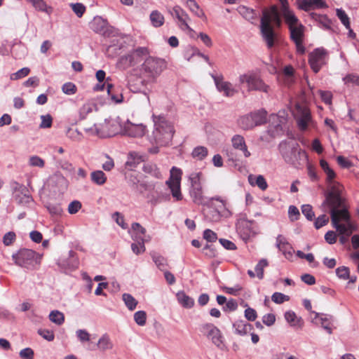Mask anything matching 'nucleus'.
Instances as JSON below:
<instances>
[{
	"label": "nucleus",
	"instance_id": "1",
	"mask_svg": "<svg viewBox=\"0 0 359 359\" xmlns=\"http://www.w3.org/2000/svg\"><path fill=\"white\" fill-rule=\"evenodd\" d=\"M282 18L288 28L300 22L289 6H284L280 10L277 6H273L269 9L263 11L260 22V33L268 48L273 47L277 39V34L271 23H273L276 27H280L282 25Z\"/></svg>",
	"mask_w": 359,
	"mask_h": 359
},
{
	"label": "nucleus",
	"instance_id": "2",
	"mask_svg": "<svg viewBox=\"0 0 359 359\" xmlns=\"http://www.w3.org/2000/svg\"><path fill=\"white\" fill-rule=\"evenodd\" d=\"M328 191L325 195V199L322 205H327L330 208V218L332 226L339 230L341 233H344L347 230L344 225H341L339 222L343 220L346 222V226L350 231L354 230V224L351 223L350 212L348 208L344 205V199L341 197L342 187L336 181L327 182Z\"/></svg>",
	"mask_w": 359,
	"mask_h": 359
},
{
	"label": "nucleus",
	"instance_id": "3",
	"mask_svg": "<svg viewBox=\"0 0 359 359\" xmlns=\"http://www.w3.org/2000/svg\"><path fill=\"white\" fill-rule=\"evenodd\" d=\"M154 130L149 140L159 146H167L171 141L174 130L172 125L164 116H154Z\"/></svg>",
	"mask_w": 359,
	"mask_h": 359
},
{
	"label": "nucleus",
	"instance_id": "4",
	"mask_svg": "<svg viewBox=\"0 0 359 359\" xmlns=\"http://www.w3.org/2000/svg\"><path fill=\"white\" fill-rule=\"evenodd\" d=\"M167 67V62L164 59L149 56L141 65L140 72L149 79L158 77Z\"/></svg>",
	"mask_w": 359,
	"mask_h": 359
},
{
	"label": "nucleus",
	"instance_id": "5",
	"mask_svg": "<svg viewBox=\"0 0 359 359\" xmlns=\"http://www.w3.org/2000/svg\"><path fill=\"white\" fill-rule=\"evenodd\" d=\"M12 258L16 265L33 270L40 262V257L35 251L29 249H21L12 255Z\"/></svg>",
	"mask_w": 359,
	"mask_h": 359
},
{
	"label": "nucleus",
	"instance_id": "6",
	"mask_svg": "<svg viewBox=\"0 0 359 359\" xmlns=\"http://www.w3.org/2000/svg\"><path fill=\"white\" fill-rule=\"evenodd\" d=\"M280 147L282 156L287 163L295 165L299 159L302 158L306 161V154L299 148L297 143L292 144L281 143Z\"/></svg>",
	"mask_w": 359,
	"mask_h": 359
},
{
	"label": "nucleus",
	"instance_id": "7",
	"mask_svg": "<svg viewBox=\"0 0 359 359\" xmlns=\"http://www.w3.org/2000/svg\"><path fill=\"white\" fill-rule=\"evenodd\" d=\"M239 82L241 84L245 83L249 91L257 90L268 93L269 90V86L259 76L252 73L241 75L239 76Z\"/></svg>",
	"mask_w": 359,
	"mask_h": 359
},
{
	"label": "nucleus",
	"instance_id": "8",
	"mask_svg": "<svg viewBox=\"0 0 359 359\" xmlns=\"http://www.w3.org/2000/svg\"><path fill=\"white\" fill-rule=\"evenodd\" d=\"M201 332L211 340L218 348L224 350V338L221 331L212 323H205L200 327Z\"/></svg>",
	"mask_w": 359,
	"mask_h": 359
},
{
	"label": "nucleus",
	"instance_id": "9",
	"mask_svg": "<svg viewBox=\"0 0 359 359\" xmlns=\"http://www.w3.org/2000/svg\"><path fill=\"white\" fill-rule=\"evenodd\" d=\"M293 114L301 130H306L313 123L311 112L304 105L296 104Z\"/></svg>",
	"mask_w": 359,
	"mask_h": 359
},
{
	"label": "nucleus",
	"instance_id": "10",
	"mask_svg": "<svg viewBox=\"0 0 359 359\" xmlns=\"http://www.w3.org/2000/svg\"><path fill=\"white\" fill-rule=\"evenodd\" d=\"M182 170L176 167H172L170 170V178L166 182L170 189L172 196L176 201L182 199V194L180 189Z\"/></svg>",
	"mask_w": 359,
	"mask_h": 359
},
{
	"label": "nucleus",
	"instance_id": "11",
	"mask_svg": "<svg viewBox=\"0 0 359 359\" xmlns=\"http://www.w3.org/2000/svg\"><path fill=\"white\" fill-rule=\"evenodd\" d=\"M147 132L146 126L142 123L135 124L127 120L122 124L121 135L130 137H142Z\"/></svg>",
	"mask_w": 359,
	"mask_h": 359
},
{
	"label": "nucleus",
	"instance_id": "12",
	"mask_svg": "<svg viewBox=\"0 0 359 359\" xmlns=\"http://www.w3.org/2000/svg\"><path fill=\"white\" fill-rule=\"evenodd\" d=\"M327 51L324 48H316L309 54V62L312 70L317 73L325 64Z\"/></svg>",
	"mask_w": 359,
	"mask_h": 359
},
{
	"label": "nucleus",
	"instance_id": "13",
	"mask_svg": "<svg viewBox=\"0 0 359 359\" xmlns=\"http://www.w3.org/2000/svg\"><path fill=\"white\" fill-rule=\"evenodd\" d=\"M100 129L105 132L104 135H100V137H111L121 133L122 124L116 119H104L102 123H100Z\"/></svg>",
	"mask_w": 359,
	"mask_h": 359
},
{
	"label": "nucleus",
	"instance_id": "14",
	"mask_svg": "<svg viewBox=\"0 0 359 359\" xmlns=\"http://www.w3.org/2000/svg\"><path fill=\"white\" fill-rule=\"evenodd\" d=\"M212 77L215 81L217 89L220 93H223L224 95L232 97L238 92L237 90L233 88L232 83L224 81L222 76L212 75Z\"/></svg>",
	"mask_w": 359,
	"mask_h": 359
},
{
	"label": "nucleus",
	"instance_id": "15",
	"mask_svg": "<svg viewBox=\"0 0 359 359\" xmlns=\"http://www.w3.org/2000/svg\"><path fill=\"white\" fill-rule=\"evenodd\" d=\"M90 28L96 33L103 36H109L110 31L108 27L107 22L102 18L97 16L95 17L90 23Z\"/></svg>",
	"mask_w": 359,
	"mask_h": 359
},
{
	"label": "nucleus",
	"instance_id": "16",
	"mask_svg": "<svg viewBox=\"0 0 359 359\" xmlns=\"http://www.w3.org/2000/svg\"><path fill=\"white\" fill-rule=\"evenodd\" d=\"M276 247L283 252L286 259L292 257L293 248L283 235H278L276 238Z\"/></svg>",
	"mask_w": 359,
	"mask_h": 359
},
{
	"label": "nucleus",
	"instance_id": "17",
	"mask_svg": "<svg viewBox=\"0 0 359 359\" xmlns=\"http://www.w3.org/2000/svg\"><path fill=\"white\" fill-rule=\"evenodd\" d=\"M231 144L233 147L243 152V156L245 158H248L250 156L251 154L248 150L247 145L245 144V141L244 137L240 135H235L231 138Z\"/></svg>",
	"mask_w": 359,
	"mask_h": 359
},
{
	"label": "nucleus",
	"instance_id": "18",
	"mask_svg": "<svg viewBox=\"0 0 359 359\" xmlns=\"http://www.w3.org/2000/svg\"><path fill=\"white\" fill-rule=\"evenodd\" d=\"M189 194L192 201L197 205H205V197L203 195V185L190 187Z\"/></svg>",
	"mask_w": 359,
	"mask_h": 359
},
{
	"label": "nucleus",
	"instance_id": "19",
	"mask_svg": "<svg viewBox=\"0 0 359 359\" xmlns=\"http://www.w3.org/2000/svg\"><path fill=\"white\" fill-rule=\"evenodd\" d=\"M235 334L245 336L253 330V326L245 320H238L233 323Z\"/></svg>",
	"mask_w": 359,
	"mask_h": 359
},
{
	"label": "nucleus",
	"instance_id": "20",
	"mask_svg": "<svg viewBox=\"0 0 359 359\" xmlns=\"http://www.w3.org/2000/svg\"><path fill=\"white\" fill-rule=\"evenodd\" d=\"M97 110L96 104L93 102H87L79 109V118L81 120L85 119L89 115L96 112Z\"/></svg>",
	"mask_w": 359,
	"mask_h": 359
},
{
	"label": "nucleus",
	"instance_id": "21",
	"mask_svg": "<svg viewBox=\"0 0 359 359\" xmlns=\"http://www.w3.org/2000/svg\"><path fill=\"white\" fill-rule=\"evenodd\" d=\"M288 29L290 39L292 41L303 39L305 27L301 22L297 23V25L292 26Z\"/></svg>",
	"mask_w": 359,
	"mask_h": 359
},
{
	"label": "nucleus",
	"instance_id": "22",
	"mask_svg": "<svg viewBox=\"0 0 359 359\" xmlns=\"http://www.w3.org/2000/svg\"><path fill=\"white\" fill-rule=\"evenodd\" d=\"M133 239L137 243H133L131 245V249L134 253L136 255H139L145 250L144 242L149 240V237L148 238H144L142 236L137 237V236H132Z\"/></svg>",
	"mask_w": 359,
	"mask_h": 359
},
{
	"label": "nucleus",
	"instance_id": "23",
	"mask_svg": "<svg viewBox=\"0 0 359 359\" xmlns=\"http://www.w3.org/2000/svg\"><path fill=\"white\" fill-rule=\"evenodd\" d=\"M252 222L245 218H240L236 223L237 231L245 236H248L250 233V228Z\"/></svg>",
	"mask_w": 359,
	"mask_h": 359
},
{
	"label": "nucleus",
	"instance_id": "24",
	"mask_svg": "<svg viewBox=\"0 0 359 359\" xmlns=\"http://www.w3.org/2000/svg\"><path fill=\"white\" fill-rule=\"evenodd\" d=\"M83 130L89 135H96L100 137V135H104L105 132L100 129V123H95L90 124L89 123H83Z\"/></svg>",
	"mask_w": 359,
	"mask_h": 359
},
{
	"label": "nucleus",
	"instance_id": "25",
	"mask_svg": "<svg viewBox=\"0 0 359 359\" xmlns=\"http://www.w3.org/2000/svg\"><path fill=\"white\" fill-rule=\"evenodd\" d=\"M350 221H351V223L354 224V226H355L354 230L351 229L350 231V229H348V227L346 226V222H344L343 220H340V222H339L340 224L341 225H344L345 226V229H346V230H347L344 233H341L339 230H337V231L339 233V234L341 235V237L339 238V241H340V243L341 244L346 243L348 241V237L353 233V232L358 231V224L355 222H353L351 219V215H350Z\"/></svg>",
	"mask_w": 359,
	"mask_h": 359
},
{
	"label": "nucleus",
	"instance_id": "26",
	"mask_svg": "<svg viewBox=\"0 0 359 359\" xmlns=\"http://www.w3.org/2000/svg\"><path fill=\"white\" fill-rule=\"evenodd\" d=\"M178 302L184 308L190 309L194 305V300L184 291H180L176 294Z\"/></svg>",
	"mask_w": 359,
	"mask_h": 359
},
{
	"label": "nucleus",
	"instance_id": "27",
	"mask_svg": "<svg viewBox=\"0 0 359 359\" xmlns=\"http://www.w3.org/2000/svg\"><path fill=\"white\" fill-rule=\"evenodd\" d=\"M109 80V77L107 78L106 79L107 91L108 95L110 97L111 100L115 103H121L123 101V95L121 93L116 92L114 86L111 83H108Z\"/></svg>",
	"mask_w": 359,
	"mask_h": 359
},
{
	"label": "nucleus",
	"instance_id": "28",
	"mask_svg": "<svg viewBox=\"0 0 359 359\" xmlns=\"http://www.w3.org/2000/svg\"><path fill=\"white\" fill-rule=\"evenodd\" d=\"M325 3L322 0H302L299 8L304 11H309L313 6L323 8Z\"/></svg>",
	"mask_w": 359,
	"mask_h": 359
},
{
	"label": "nucleus",
	"instance_id": "29",
	"mask_svg": "<svg viewBox=\"0 0 359 359\" xmlns=\"http://www.w3.org/2000/svg\"><path fill=\"white\" fill-rule=\"evenodd\" d=\"M315 319H318L319 323L321 327L329 334H331L332 333V329L331 327V321L329 318L326 316L321 314L320 315L318 313H315Z\"/></svg>",
	"mask_w": 359,
	"mask_h": 359
},
{
	"label": "nucleus",
	"instance_id": "30",
	"mask_svg": "<svg viewBox=\"0 0 359 359\" xmlns=\"http://www.w3.org/2000/svg\"><path fill=\"white\" fill-rule=\"evenodd\" d=\"M15 200L18 203L23 205H28L33 201L32 196L29 194L28 189L26 191H22L20 194H15L14 195Z\"/></svg>",
	"mask_w": 359,
	"mask_h": 359
},
{
	"label": "nucleus",
	"instance_id": "31",
	"mask_svg": "<svg viewBox=\"0 0 359 359\" xmlns=\"http://www.w3.org/2000/svg\"><path fill=\"white\" fill-rule=\"evenodd\" d=\"M248 181L251 185H257L260 189L263 191L266 190L268 187L266 181L262 175H258L257 177L250 175L248 177Z\"/></svg>",
	"mask_w": 359,
	"mask_h": 359
},
{
	"label": "nucleus",
	"instance_id": "32",
	"mask_svg": "<svg viewBox=\"0 0 359 359\" xmlns=\"http://www.w3.org/2000/svg\"><path fill=\"white\" fill-rule=\"evenodd\" d=\"M149 18L151 25L155 27H160L164 24V16L158 11H153L149 15Z\"/></svg>",
	"mask_w": 359,
	"mask_h": 359
},
{
	"label": "nucleus",
	"instance_id": "33",
	"mask_svg": "<svg viewBox=\"0 0 359 359\" xmlns=\"http://www.w3.org/2000/svg\"><path fill=\"white\" fill-rule=\"evenodd\" d=\"M238 124L243 130H249L256 126L251 114L241 117Z\"/></svg>",
	"mask_w": 359,
	"mask_h": 359
},
{
	"label": "nucleus",
	"instance_id": "34",
	"mask_svg": "<svg viewBox=\"0 0 359 359\" xmlns=\"http://www.w3.org/2000/svg\"><path fill=\"white\" fill-rule=\"evenodd\" d=\"M27 1L32 4L35 9L45 12L46 13H50L52 12V8L48 6L43 0H26Z\"/></svg>",
	"mask_w": 359,
	"mask_h": 359
},
{
	"label": "nucleus",
	"instance_id": "35",
	"mask_svg": "<svg viewBox=\"0 0 359 359\" xmlns=\"http://www.w3.org/2000/svg\"><path fill=\"white\" fill-rule=\"evenodd\" d=\"M142 169L146 174H149L157 179L161 178L162 177L161 172L155 164H144Z\"/></svg>",
	"mask_w": 359,
	"mask_h": 359
},
{
	"label": "nucleus",
	"instance_id": "36",
	"mask_svg": "<svg viewBox=\"0 0 359 359\" xmlns=\"http://www.w3.org/2000/svg\"><path fill=\"white\" fill-rule=\"evenodd\" d=\"M238 12L245 19L248 21L252 22L257 18L256 12L253 9L246 6H240L238 8Z\"/></svg>",
	"mask_w": 359,
	"mask_h": 359
},
{
	"label": "nucleus",
	"instance_id": "37",
	"mask_svg": "<svg viewBox=\"0 0 359 359\" xmlns=\"http://www.w3.org/2000/svg\"><path fill=\"white\" fill-rule=\"evenodd\" d=\"M187 4L190 11L197 17L203 18L205 20L206 19L204 12L200 8L198 4L196 2L195 0H187Z\"/></svg>",
	"mask_w": 359,
	"mask_h": 359
},
{
	"label": "nucleus",
	"instance_id": "38",
	"mask_svg": "<svg viewBox=\"0 0 359 359\" xmlns=\"http://www.w3.org/2000/svg\"><path fill=\"white\" fill-rule=\"evenodd\" d=\"M129 57V53L122 56L119 60L120 65H121L123 68H127L131 66H134L138 62H140V57L138 56H135L132 60L128 58Z\"/></svg>",
	"mask_w": 359,
	"mask_h": 359
},
{
	"label": "nucleus",
	"instance_id": "39",
	"mask_svg": "<svg viewBox=\"0 0 359 359\" xmlns=\"http://www.w3.org/2000/svg\"><path fill=\"white\" fill-rule=\"evenodd\" d=\"M122 299L128 310L134 311L136 309L138 302L130 294H123Z\"/></svg>",
	"mask_w": 359,
	"mask_h": 359
},
{
	"label": "nucleus",
	"instance_id": "40",
	"mask_svg": "<svg viewBox=\"0 0 359 359\" xmlns=\"http://www.w3.org/2000/svg\"><path fill=\"white\" fill-rule=\"evenodd\" d=\"M90 178L94 183L98 185H102L107 181V177L102 170L92 172L90 174Z\"/></svg>",
	"mask_w": 359,
	"mask_h": 359
},
{
	"label": "nucleus",
	"instance_id": "41",
	"mask_svg": "<svg viewBox=\"0 0 359 359\" xmlns=\"http://www.w3.org/2000/svg\"><path fill=\"white\" fill-rule=\"evenodd\" d=\"M190 187H198L202 184L203 174L201 172H193L189 176Z\"/></svg>",
	"mask_w": 359,
	"mask_h": 359
},
{
	"label": "nucleus",
	"instance_id": "42",
	"mask_svg": "<svg viewBox=\"0 0 359 359\" xmlns=\"http://www.w3.org/2000/svg\"><path fill=\"white\" fill-rule=\"evenodd\" d=\"M255 126L262 125L266 122V111L264 110H259L255 112L250 113Z\"/></svg>",
	"mask_w": 359,
	"mask_h": 359
},
{
	"label": "nucleus",
	"instance_id": "43",
	"mask_svg": "<svg viewBox=\"0 0 359 359\" xmlns=\"http://www.w3.org/2000/svg\"><path fill=\"white\" fill-rule=\"evenodd\" d=\"M49 319L53 323L61 325L65 322V316L62 312L54 310L50 313Z\"/></svg>",
	"mask_w": 359,
	"mask_h": 359
},
{
	"label": "nucleus",
	"instance_id": "44",
	"mask_svg": "<svg viewBox=\"0 0 359 359\" xmlns=\"http://www.w3.org/2000/svg\"><path fill=\"white\" fill-rule=\"evenodd\" d=\"M285 318L286 321L292 327H296L301 323V318H297L295 313L292 311H288L285 313Z\"/></svg>",
	"mask_w": 359,
	"mask_h": 359
},
{
	"label": "nucleus",
	"instance_id": "45",
	"mask_svg": "<svg viewBox=\"0 0 359 359\" xmlns=\"http://www.w3.org/2000/svg\"><path fill=\"white\" fill-rule=\"evenodd\" d=\"M98 346L102 351L109 350L113 348V344L107 334H103L97 343Z\"/></svg>",
	"mask_w": 359,
	"mask_h": 359
},
{
	"label": "nucleus",
	"instance_id": "46",
	"mask_svg": "<svg viewBox=\"0 0 359 359\" xmlns=\"http://www.w3.org/2000/svg\"><path fill=\"white\" fill-rule=\"evenodd\" d=\"M208 154V150L206 147L198 146L194 149L191 155L198 160H203Z\"/></svg>",
	"mask_w": 359,
	"mask_h": 359
},
{
	"label": "nucleus",
	"instance_id": "47",
	"mask_svg": "<svg viewBox=\"0 0 359 359\" xmlns=\"http://www.w3.org/2000/svg\"><path fill=\"white\" fill-rule=\"evenodd\" d=\"M141 161V156L136 152H130L128 154L126 165L130 168H135Z\"/></svg>",
	"mask_w": 359,
	"mask_h": 359
},
{
	"label": "nucleus",
	"instance_id": "48",
	"mask_svg": "<svg viewBox=\"0 0 359 359\" xmlns=\"http://www.w3.org/2000/svg\"><path fill=\"white\" fill-rule=\"evenodd\" d=\"M269 265L266 259H262L255 266V272L257 277L262 280L264 278V269Z\"/></svg>",
	"mask_w": 359,
	"mask_h": 359
},
{
	"label": "nucleus",
	"instance_id": "49",
	"mask_svg": "<svg viewBox=\"0 0 359 359\" xmlns=\"http://www.w3.org/2000/svg\"><path fill=\"white\" fill-rule=\"evenodd\" d=\"M134 320L140 326H144L146 324L147 313L144 311H138L134 313Z\"/></svg>",
	"mask_w": 359,
	"mask_h": 359
},
{
	"label": "nucleus",
	"instance_id": "50",
	"mask_svg": "<svg viewBox=\"0 0 359 359\" xmlns=\"http://www.w3.org/2000/svg\"><path fill=\"white\" fill-rule=\"evenodd\" d=\"M152 259L156 264V266L161 270V271H165V266L167 265L166 260L164 257L162 256L158 255V254H154L152 255Z\"/></svg>",
	"mask_w": 359,
	"mask_h": 359
},
{
	"label": "nucleus",
	"instance_id": "51",
	"mask_svg": "<svg viewBox=\"0 0 359 359\" xmlns=\"http://www.w3.org/2000/svg\"><path fill=\"white\" fill-rule=\"evenodd\" d=\"M279 116V123L275 125V130L276 133L281 132L283 130L282 126L286 123L287 121V114L285 111H279L278 114H276Z\"/></svg>",
	"mask_w": 359,
	"mask_h": 359
},
{
	"label": "nucleus",
	"instance_id": "52",
	"mask_svg": "<svg viewBox=\"0 0 359 359\" xmlns=\"http://www.w3.org/2000/svg\"><path fill=\"white\" fill-rule=\"evenodd\" d=\"M337 15L346 29H350L349 18L344 11L337 9Z\"/></svg>",
	"mask_w": 359,
	"mask_h": 359
},
{
	"label": "nucleus",
	"instance_id": "53",
	"mask_svg": "<svg viewBox=\"0 0 359 359\" xmlns=\"http://www.w3.org/2000/svg\"><path fill=\"white\" fill-rule=\"evenodd\" d=\"M149 53L148 49L145 47H139L132 52L129 53V58L130 60H132L135 56H138L139 57H141L142 56H146Z\"/></svg>",
	"mask_w": 359,
	"mask_h": 359
},
{
	"label": "nucleus",
	"instance_id": "54",
	"mask_svg": "<svg viewBox=\"0 0 359 359\" xmlns=\"http://www.w3.org/2000/svg\"><path fill=\"white\" fill-rule=\"evenodd\" d=\"M41 122L39 125L41 128H49L52 126L53 118L50 114L41 115Z\"/></svg>",
	"mask_w": 359,
	"mask_h": 359
},
{
	"label": "nucleus",
	"instance_id": "55",
	"mask_svg": "<svg viewBox=\"0 0 359 359\" xmlns=\"http://www.w3.org/2000/svg\"><path fill=\"white\" fill-rule=\"evenodd\" d=\"M29 72L30 69L28 67H23L15 73L12 74L10 78L11 80H18L27 76Z\"/></svg>",
	"mask_w": 359,
	"mask_h": 359
},
{
	"label": "nucleus",
	"instance_id": "56",
	"mask_svg": "<svg viewBox=\"0 0 359 359\" xmlns=\"http://www.w3.org/2000/svg\"><path fill=\"white\" fill-rule=\"evenodd\" d=\"M302 212L308 220L312 221L313 219L314 218L315 215L313 211L311 205L308 204L303 205L302 206Z\"/></svg>",
	"mask_w": 359,
	"mask_h": 359
},
{
	"label": "nucleus",
	"instance_id": "57",
	"mask_svg": "<svg viewBox=\"0 0 359 359\" xmlns=\"http://www.w3.org/2000/svg\"><path fill=\"white\" fill-rule=\"evenodd\" d=\"M290 297L280 292H274L271 296V300L276 304H282L288 301Z\"/></svg>",
	"mask_w": 359,
	"mask_h": 359
},
{
	"label": "nucleus",
	"instance_id": "58",
	"mask_svg": "<svg viewBox=\"0 0 359 359\" xmlns=\"http://www.w3.org/2000/svg\"><path fill=\"white\" fill-rule=\"evenodd\" d=\"M311 16L314 20L318 21L320 24H322L323 27H325V28H330V21L325 15H318L317 13H312Z\"/></svg>",
	"mask_w": 359,
	"mask_h": 359
},
{
	"label": "nucleus",
	"instance_id": "59",
	"mask_svg": "<svg viewBox=\"0 0 359 359\" xmlns=\"http://www.w3.org/2000/svg\"><path fill=\"white\" fill-rule=\"evenodd\" d=\"M132 230L136 233L137 237L142 236L144 238H147L146 236V229L142 226L139 223L135 222L132 224Z\"/></svg>",
	"mask_w": 359,
	"mask_h": 359
},
{
	"label": "nucleus",
	"instance_id": "60",
	"mask_svg": "<svg viewBox=\"0 0 359 359\" xmlns=\"http://www.w3.org/2000/svg\"><path fill=\"white\" fill-rule=\"evenodd\" d=\"M81 203L79 201H73L68 205V212L71 215L76 214L81 208Z\"/></svg>",
	"mask_w": 359,
	"mask_h": 359
},
{
	"label": "nucleus",
	"instance_id": "61",
	"mask_svg": "<svg viewBox=\"0 0 359 359\" xmlns=\"http://www.w3.org/2000/svg\"><path fill=\"white\" fill-rule=\"evenodd\" d=\"M328 222L329 217L326 215L323 214L317 217L314 222V226L316 229H319L320 228L326 225L328 223Z\"/></svg>",
	"mask_w": 359,
	"mask_h": 359
},
{
	"label": "nucleus",
	"instance_id": "62",
	"mask_svg": "<svg viewBox=\"0 0 359 359\" xmlns=\"http://www.w3.org/2000/svg\"><path fill=\"white\" fill-rule=\"evenodd\" d=\"M337 276L343 280H347L349 278V269L346 266H340L336 269Z\"/></svg>",
	"mask_w": 359,
	"mask_h": 359
},
{
	"label": "nucleus",
	"instance_id": "63",
	"mask_svg": "<svg viewBox=\"0 0 359 359\" xmlns=\"http://www.w3.org/2000/svg\"><path fill=\"white\" fill-rule=\"evenodd\" d=\"M344 82L347 83H353L359 86V76L355 74H347L344 79Z\"/></svg>",
	"mask_w": 359,
	"mask_h": 359
},
{
	"label": "nucleus",
	"instance_id": "64",
	"mask_svg": "<svg viewBox=\"0 0 359 359\" xmlns=\"http://www.w3.org/2000/svg\"><path fill=\"white\" fill-rule=\"evenodd\" d=\"M19 355L22 359H33L34 353L31 348H25L20 351Z\"/></svg>",
	"mask_w": 359,
	"mask_h": 359
}]
</instances>
